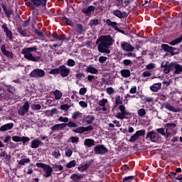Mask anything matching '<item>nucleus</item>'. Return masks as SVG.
<instances>
[{"mask_svg":"<svg viewBox=\"0 0 182 182\" xmlns=\"http://www.w3.org/2000/svg\"><path fill=\"white\" fill-rule=\"evenodd\" d=\"M1 50L3 55H4V56H6L7 58H14V53L6 50V46H5V45L1 46Z\"/></svg>","mask_w":182,"mask_h":182,"instance_id":"obj_17","label":"nucleus"},{"mask_svg":"<svg viewBox=\"0 0 182 182\" xmlns=\"http://www.w3.org/2000/svg\"><path fill=\"white\" fill-rule=\"evenodd\" d=\"M39 6H46V0H31V7L33 9Z\"/></svg>","mask_w":182,"mask_h":182,"instance_id":"obj_12","label":"nucleus"},{"mask_svg":"<svg viewBox=\"0 0 182 182\" xmlns=\"http://www.w3.org/2000/svg\"><path fill=\"white\" fill-rule=\"evenodd\" d=\"M71 143H79V137L77 136H71L70 138Z\"/></svg>","mask_w":182,"mask_h":182,"instance_id":"obj_58","label":"nucleus"},{"mask_svg":"<svg viewBox=\"0 0 182 182\" xmlns=\"http://www.w3.org/2000/svg\"><path fill=\"white\" fill-rule=\"evenodd\" d=\"M76 28H77V32H78V33H82L83 31V26H82V24L80 23L77 24Z\"/></svg>","mask_w":182,"mask_h":182,"instance_id":"obj_51","label":"nucleus"},{"mask_svg":"<svg viewBox=\"0 0 182 182\" xmlns=\"http://www.w3.org/2000/svg\"><path fill=\"white\" fill-rule=\"evenodd\" d=\"M81 114H82L79 112V111L75 112L72 115V119H73L74 120H77V119H79V117H80Z\"/></svg>","mask_w":182,"mask_h":182,"instance_id":"obj_42","label":"nucleus"},{"mask_svg":"<svg viewBox=\"0 0 182 182\" xmlns=\"http://www.w3.org/2000/svg\"><path fill=\"white\" fill-rule=\"evenodd\" d=\"M49 75H59V68L55 69H52L49 71Z\"/></svg>","mask_w":182,"mask_h":182,"instance_id":"obj_47","label":"nucleus"},{"mask_svg":"<svg viewBox=\"0 0 182 182\" xmlns=\"http://www.w3.org/2000/svg\"><path fill=\"white\" fill-rule=\"evenodd\" d=\"M60 109H61V110H69V109H70V107L69 106V105L65 104L60 105Z\"/></svg>","mask_w":182,"mask_h":182,"instance_id":"obj_54","label":"nucleus"},{"mask_svg":"<svg viewBox=\"0 0 182 182\" xmlns=\"http://www.w3.org/2000/svg\"><path fill=\"white\" fill-rule=\"evenodd\" d=\"M130 70H127V69H124L121 70V76H122V77H130Z\"/></svg>","mask_w":182,"mask_h":182,"instance_id":"obj_30","label":"nucleus"},{"mask_svg":"<svg viewBox=\"0 0 182 182\" xmlns=\"http://www.w3.org/2000/svg\"><path fill=\"white\" fill-rule=\"evenodd\" d=\"M157 133H159V134H161V136H165V137H167V132H166V130L164 128H159L156 129Z\"/></svg>","mask_w":182,"mask_h":182,"instance_id":"obj_39","label":"nucleus"},{"mask_svg":"<svg viewBox=\"0 0 182 182\" xmlns=\"http://www.w3.org/2000/svg\"><path fill=\"white\" fill-rule=\"evenodd\" d=\"M99 23H100V21H99V19H94V20H91L89 23V26L91 28H95V26H97V25H99Z\"/></svg>","mask_w":182,"mask_h":182,"instance_id":"obj_35","label":"nucleus"},{"mask_svg":"<svg viewBox=\"0 0 182 182\" xmlns=\"http://www.w3.org/2000/svg\"><path fill=\"white\" fill-rule=\"evenodd\" d=\"M94 151L95 154H100L102 156L103 154H106V153L108 151V149L106 148V146H105V145H100L94 148Z\"/></svg>","mask_w":182,"mask_h":182,"instance_id":"obj_10","label":"nucleus"},{"mask_svg":"<svg viewBox=\"0 0 182 182\" xmlns=\"http://www.w3.org/2000/svg\"><path fill=\"white\" fill-rule=\"evenodd\" d=\"M118 108L121 112L117 113L115 117L119 119V120L126 119V117L129 114V112L126 110V107H124V105H119Z\"/></svg>","mask_w":182,"mask_h":182,"instance_id":"obj_5","label":"nucleus"},{"mask_svg":"<svg viewBox=\"0 0 182 182\" xmlns=\"http://www.w3.org/2000/svg\"><path fill=\"white\" fill-rule=\"evenodd\" d=\"M146 139L150 140L153 143H157L160 140V135L152 130L146 134Z\"/></svg>","mask_w":182,"mask_h":182,"instance_id":"obj_4","label":"nucleus"},{"mask_svg":"<svg viewBox=\"0 0 182 182\" xmlns=\"http://www.w3.org/2000/svg\"><path fill=\"white\" fill-rule=\"evenodd\" d=\"M72 154H73V151L70 148L65 149V156L67 157H70Z\"/></svg>","mask_w":182,"mask_h":182,"instance_id":"obj_46","label":"nucleus"},{"mask_svg":"<svg viewBox=\"0 0 182 182\" xmlns=\"http://www.w3.org/2000/svg\"><path fill=\"white\" fill-rule=\"evenodd\" d=\"M144 134H146V130L144 129L136 131V133L129 138L130 143H134V141H136V140H137L140 136H144Z\"/></svg>","mask_w":182,"mask_h":182,"instance_id":"obj_8","label":"nucleus"},{"mask_svg":"<svg viewBox=\"0 0 182 182\" xmlns=\"http://www.w3.org/2000/svg\"><path fill=\"white\" fill-rule=\"evenodd\" d=\"M166 127V138L171 134V132L170 130H173L174 127H176V124L174 123H168L165 125Z\"/></svg>","mask_w":182,"mask_h":182,"instance_id":"obj_16","label":"nucleus"},{"mask_svg":"<svg viewBox=\"0 0 182 182\" xmlns=\"http://www.w3.org/2000/svg\"><path fill=\"white\" fill-rule=\"evenodd\" d=\"M41 105L39 104H33L31 105V109L33 110H41Z\"/></svg>","mask_w":182,"mask_h":182,"instance_id":"obj_49","label":"nucleus"},{"mask_svg":"<svg viewBox=\"0 0 182 182\" xmlns=\"http://www.w3.org/2000/svg\"><path fill=\"white\" fill-rule=\"evenodd\" d=\"M42 144V141L39 139H34L31 141V149H38Z\"/></svg>","mask_w":182,"mask_h":182,"instance_id":"obj_26","label":"nucleus"},{"mask_svg":"<svg viewBox=\"0 0 182 182\" xmlns=\"http://www.w3.org/2000/svg\"><path fill=\"white\" fill-rule=\"evenodd\" d=\"M99 42H100V43H99ZM97 43H99L98 51L100 53L109 55L110 53L109 46H112L113 43H114V41L110 36H102L97 40Z\"/></svg>","mask_w":182,"mask_h":182,"instance_id":"obj_1","label":"nucleus"},{"mask_svg":"<svg viewBox=\"0 0 182 182\" xmlns=\"http://www.w3.org/2000/svg\"><path fill=\"white\" fill-rule=\"evenodd\" d=\"M31 139H29V137L27 136H21V141H22L23 146H25L26 143L28 141H30Z\"/></svg>","mask_w":182,"mask_h":182,"instance_id":"obj_52","label":"nucleus"},{"mask_svg":"<svg viewBox=\"0 0 182 182\" xmlns=\"http://www.w3.org/2000/svg\"><path fill=\"white\" fill-rule=\"evenodd\" d=\"M1 28L3 29L4 32L6 33V38H8L9 41H12V39H14V35L12 34V31H11V30H9L8 26H6V23H4L1 26Z\"/></svg>","mask_w":182,"mask_h":182,"instance_id":"obj_13","label":"nucleus"},{"mask_svg":"<svg viewBox=\"0 0 182 182\" xmlns=\"http://www.w3.org/2000/svg\"><path fill=\"white\" fill-rule=\"evenodd\" d=\"M182 73V65L173 63V74L180 75Z\"/></svg>","mask_w":182,"mask_h":182,"instance_id":"obj_15","label":"nucleus"},{"mask_svg":"<svg viewBox=\"0 0 182 182\" xmlns=\"http://www.w3.org/2000/svg\"><path fill=\"white\" fill-rule=\"evenodd\" d=\"M123 63L125 66H130V65L133 64V61L129 59H125L123 60Z\"/></svg>","mask_w":182,"mask_h":182,"instance_id":"obj_50","label":"nucleus"},{"mask_svg":"<svg viewBox=\"0 0 182 182\" xmlns=\"http://www.w3.org/2000/svg\"><path fill=\"white\" fill-rule=\"evenodd\" d=\"M121 49L124 52H133L134 47L128 42L122 41L121 42Z\"/></svg>","mask_w":182,"mask_h":182,"instance_id":"obj_9","label":"nucleus"},{"mask_svg":"<svg viewBox=\"0 0 182 182\" xmlns=\"http://www.w3.org/2000/svg\"><path fill=\"white\" fill-rule=\"evenodd\" d=\"M182 42V37L178 38L173 41H172L170 43V45H171L172 46H175V45H177V43H181Z\"/></svg>","mask_w":182,"mask_h":182,"instance_id":"obj_38","label":"nucleus"},{"mask_svg":"<svg viewBox=\"0 0 182 182\" xmlns=\"http://www.w3.org/2000/svg\"><path fill=\"white\" fill-rule=\"evenodd\" d=\"M67 65L70 66V68H73L75 65H76V63L75 62V60L73 59H68L67 61Z\"/></svg>","mask_w":182,"mask_h":182,"instance_id":"obj_43","label":"nucleus"},{"mask_svg":"<svg viewBox=\"0 0 182 182\" xmlns=\"http://www.w3.org/2000/svg\"><path fill=\"white\" fill-rule=\"evenodd\" d=\"M0 157L4 159L5 160H11V155L6 154V151H1L0 152Z\"/></svg>","mask_w":182,"mask_h":182,"instance_id":"obj_33","label":"nucleus"},{"mask_svg":"<svg viewBox=\"0 0 182 182\" xmlns=\"http://www.w3.org/2000/svg\"><path fill=\"white\" fill-rule=\"evenodd\" d=\"M71 180H73V181H79L81 178H83V175L82 174H79V173H74L71 175L70 176Z\"/></svg>","mask_w":182,"mask_h":182,"instance_id":"obj_28","label":"nucleus"},{"mask_svg":"<svg viewBox=\"0 0 182 182\" xmlns=\"http://www.w3.org/2000/svg\"><path fill=\"white\" fill-rule=\"evenodd\" d=\"M162 49H164V50H165L166 52H169L171 53L173 52V47L167 45V44H163L161 46Z\"/></svg>","mask_w":182,"mask_h":182,"instance_id":"obj_36","label":"nucleus"},{"mask_svg":"<svg viewBox=\"0 0 182 182\" xmlns=\"http://www.w3.org/2000/svg\"><path fill=\"white\" fill-rule=\"evenodd\" d=\"M144 101L146 102V103H151L152 102H154V99L151 97H144Z\"/></svg>","mask_w":182,"mask_h":182,"instance_id":"obj_53","label":"nucleus"},{"mask_svg":"<svg viewBox=\"0 0 182 182\" xmlns=\"http://www.w3.org/2000/svg\"><path fill=\"white\" fill-rule=\"evenodd\" d=\"M138 114H139V116H140L141 117H142V116H144V114H146V109H144V108H141V109L138 111Z\"/></svg>","mask_w":182,"mask_h":182,"instance_id":"obj_55","label":"nucleus"},{"mask_svg":"<svg viewBox=\"0 0 182 182\" xmlns=\"http://www.w3.org/2000/svg\"><path fill=\"white\" fill-rule=\"evenodd\" d=\"M87 124H92L95 122V117L92 115H88L85 118Z\"/></svg>","mask_w":182,"mask_h":182,"instance_id":"obj_34","label":"nucleus"},{"mask_svg":"<svg viewBox=\"0 0 182 182\" xmlns=\"http://www.w3.org/2000/svg\"><path fill=\"white\" fill-rule=\"evenodd\" d=\"M106 92L108 95H113V93H114V90L113 87H107Z\"/></svg>","mask_w":182,"mask_h":182,"instance_id":"obj_63","label":"nucleus"},{"mask_svg":"<svg viewBox=\"0 0 182 182\" xmlns=\"http://www.w3.org/2000/svg\"><path fill=\"white\" fill-rule=\"evenodd\" d=\"M46 75V73H45V70L40 69V68H37V69L33 70L30 73L29 76H30V77H34L36 79H41L42 77H45Z\"/></svg>","mask_w":182,"mask_h":182,"instance_id":"obj_3","label":"nucleus"},{"mask_svg":"<svg viewBox=\"0 0 182 182\" xmlns=\"http://www.w3.org/2000/svg\"><path fill=\"white\" fill-rule=\"evenodd\" d=\"M146 69L148 70H151V69H156V64L150 63L146 65Z\"/></svg>","mask_w":182,"mask_h":182,"instance_id":"obj_48","label":"nucleus"},{"mask_svg":"<svg viewBox=\"0 0 182 182\" xmlns=\"http://www.w3.org/2000/svg\"><path fill=\"white\" fill-rule=\"evenodd\" d=\"M107 99L103 98L102 100L99 101L98 105L99 106H101L102 107L103 112H106L107 110V108L105 107L106 103H107Z\"/></svg>","mask_w":182,"mask_h":182,"instance_id":"obj_27","label":"nucleus"},{"mask_svg":"<svg viewBox=\"0 0 182 182\" xmlns=\"http://www.w3.org/2000/svg\"><path fill=\"white\" fill-rule=\"evenodd\" d=\"M75 166H76V161L73 160L71 161H70L66 166L65 167L67 168H72V167H75Z\"/></svg>","mask_w":182,"mask_h":182,"instance_id":"obj_41","label":"nucleus"},{"mask_svg":"<svg viewBox=\"0 0 182 182\" xmlns=\"http://www.w3.org/2000/svg\"><path fill=\"white\" fill-rule=\"evenodd\" d=\"M115 103L116 105H122V103H123V100H122V98L120 97V95H118L115 97Z\"/></svg>","mask_w":182,"mask_h":182,"instance_id":"obj_45","label":"nucleus"},{"mask_svg":"<svg viewBox=\"0 0 182 182\" xmlns=\"http://www.w3.org/2000/svg\"><path fill=\"white\" fill-rule=\"evenodd\" d=\"M29 107L31 105H29V102H26L23 103V106H21L18 110V113L20 116H25L26 113L29 111Z\"/></svg>","mask_w":182,"mask_h":182,"instance_id":"obj_7","label":"nucleus"},{"mask_svg":"<svg viewBox=\"0 0 182 182\" xmlns=\"http://www.w3.org/2000/svg\"><path fill=\"white\" fill-rule=\"evenodd\" d=\"M58 122H63V123H68V122H69V118L60 117L58 118Z\"/></svg>","mask_w":182,"mask_h":182,"instance_id":"obj_59","label":"nucleus"},{"mask_svg":"<svg viewBox=\"0 0 182 182\" xmlns=\"http://www.w3.org/2000/svg\"><path fill=\"white\" fill-rule=\"evenodd\" d=\"M38 47L35 46L33 47L23 48L21 53L23 55L25 59H27V60H31V62H39V60H41V57L35 56V55H33V53H36Z\"/></svg>","mask_w":182,"mask_h":182,"instance_id":"obj_2","label":"nucleus"},{"mask_svg":"<svg viewBox=\"0 0 182 182\" xmlns=\"http://www.w3.org/2000/svg\"><path fill=\"white\" fill-rule=\"evenodd\" d=\"M7 90L9 93H11V95H15V88L11 85H8Z\"/></svg>","mask_w":182,"mask_h":182,"instance_id":"obj_44","label":"nucleus"},{"mask_svg":"<svg viewBox=\"0 0 182 182\" xmlns=\"http://www.w3.org/2000/svg\"><path fill=\"white\" fill-rule=\"evenodd\" d=\"M84 144L85 146H87V147H92V146H95L96 144V142L92 139H86L84 141Z\"/></svg>","mask_w":182,"mask_h":182,"instance_id":"obj_25","label":"nucleus"},{"mask_svg":"<svg viewBox=\"0 0 182 182\" xmlns=\"http://www.w3.org/2000/svg\"><path fill=\"white\" fill-rule=\"evenodd\" d=\"M66 126V124H57L51 127L52 132H59V130H63Z\"/></svg>","mask_w":182,"mask_h":182,"instance_id":"obj_18","label":"nucleus"},{"mask_svg":"<svg viewBox=\"0 0 182 182\" xmlns=\"http://www.w3.org/2000/svg\"><path fill=\"white\" fill-rule=\"evenodd\" d=\"M53 36L56 38V41H60L58 43L59 46H62V43H63V41H65V36H58L57 34H53Z\"/></svg>","mask_w":182,"mask_h":182,"instance_id":"obj_32","label":"nucleus"},{"mask_svg":"<svg viewBox=\"0 0 182 182\" xmlns=\"http://www.w3.org/2000/svg\"><path fill=\"white\" fill-rule=\"evenodd\" d=\"M1 8L5 14L6 15L7 18H11V16L12 15V13L14 12V10L11 9H6V6L5 5L1 6Z\"/></svg>","mask_w":182,"mask_h":182,"instance_id":"obj_22","label":"nucleus"},{"mask_svg":"<svg viewBox=\"0 0 182 182\" xmlns=\"http://www.w3.org/2000/svg\"><path fill=\"white\" fill-rule=\"evenodd\" d=\"M112 14L119 18H124V16H126V12H122L119 10H114Z\"/></svg>","mask_w":182,"mask_h":182,"instance_id":"obj_23","label":"nucleus"},{"mask_svg":"<svg viewBox=\"0 0 182 182\" xmlns=\"http://www.w3.org/2000/svg\"><path fill=\"white\" fill-rule=\"evenodd\" d=\"M86 92H87V89L86 87H82L80 89L79 94L83 96L86 94Z\"/></svg>","mask_w":182,"mask_h":182,"instance_id":"obj_57","label":"nucleus"},{"mask_svg":"<svg viewBox=\"0 0 182 182\" xmlns=\"http://www.w3.org/2000/svg\"><path fill=\"white\" fill-rule=\"evenodd\" d=\"M43 171L46 173L45 177H50V176H52V173H53V169L49 165H46L43 168Z\"/></svg>","mask_w":182,"mask_h":182,"instance_id":"obj_21","label":"nucleus"},{"mask_svg":"<svg viewBox=\"0 0 182 182\" xmlns=\"http://www.w3.org/2000/svg\"><path fill=\"white\" fill-rule=\"evenodd\" d=\"M151 92H159L160 89H161V82H158L154 84L152 86L150 87Z\"/></svg>","mask_w":182,"mask_h":182,"instance_id":"obj_24","label":"nucleus"},{"mask_svg":"<svg viewBox=\"0 0 182 182\" xmlns=\"http://www.w3.org/2000/svg\"><path fill=\"white\" fill-rule=\"evenodd\" d=\"M21 139H22V136H12L13 141H16V143L21 141Z\"/></svg>","mask_w":182,"mask_h":182,"instance_id":"obj_56","label":"nucleus"},{"mask_svg":"<svg viewBox=\"0 0 182 182\" xmlns=\"http://www.w3.org/2000/svg\"><path fill=\"white\" fill-rule=\"evenodd\" d=\"M96 9V7L94 6H89L88 7H85L82 9V12L87 15V16H90L92 15V12Z\"/></svg>","mask_w":182,"mask_h":182,"instance_id":"obj_14","label":"nucleus"},{"mask_svg":"<svg viewBox=\"0 0 182 182\" xmlns=\"http://www.w3.org/2000/svg\"><path fill=\"white\" fill-rule=\"evenodd\" d=\"M14 128V123L10 122L8 124H6L4 125H2L0 127V132H6L8 130H11Z\"/></svg>","mask_w":182,"mask_h":182,"instance_id":"obj_19","label":"nucleus"},{"mask_svg":"<svg viewBox=\"0 0 182 182\" xmlns=\"http://www.w3.org/2000/svg\"><path fill=\"white\" fill-rule=\"evenodd\" d=\"M70 73V70L65 65L59 66V75L62 77H66Z\"/></svg>","mask_w":182,"mask_h":182,"instance_id":"obj_11","label":"nucleus"},{"mask_svg":"<svg viewBox=\"0 0 182 182\" xmlns=\"http://www.w3.org/2000/svg\"><path fill=\"white\" fill-rule=\"evenodd\" d=\"M73 132L75 133H79L80 134H82V133H85V127H78L76 129H74Z\"/></svg>","mask_w":182,"mask_h":182,"instance_id":"obj_40","label":"nucleus"},{"mask_svg":"<svg viewBox=\"0 0 182 182\" xmlns=\"http://www.w3.org/2000/svg\"><path fill=\"white\" fill-rule=\"evenodd\" d=\"M53 156L55 159H59V157H60V152H59V151H54L53 152Z\"/></svg>","mask_w":182,"mask_h":182,"instance_id":"obj_61","label":"nucleus"},{"mask_svg":"<svg viewBox=\"0 0 182 182\" xmlns=\"http://www.w3.org/2000/svg\"><path fill=\"white\" fill-rule=\"evenodd\" d=\"M164 107L165 109H167V110H169V112H173V113H177V112H180V109H178V108H176L170 104H165L164 105Z\"/></svg>","mask_w":182,"mask_h":182,"instance_id":"obj_20","label":"nucleus"},{"mask_svg":"<svg viewBox=\"0 0 182 182\" xmlns=\"http://www.w3.org/2000/svg\"><path fill=\"white\" fill-rule=\"evenodd\" d=\"M53 95L55 96V100H60V99H62L63 94L62 92H60L59 90H55L53 92Z\"/></svg>","mask_w":182,"mask_h":182,"instance_id":"obj_31","label":"nucleus"},{"mask_svg":"<svg viewBox=\"0 0 182 182\" xmlns=\"http://www.w3.org/2000/svg\"><path fill=\"white\" fill-rule=\"evenodd\" d=\"M98 60H99L100 63H105V62H106V60H107V57L100 56Z\"/></svg>","mask_w":182,"mask_h":182,"instance_id":"obj_62","label":"nucleus"},{"mask_svg":"<svg viewBox=\"0 0 182 182\" xmlns=\"http://www.w3.org/2000/svg\"><path fill=\"white\" fill-rule=\"evenodd\" d=\"M86 72H88V73H91L92 75H96V73H97V69L95 68V67L92 65H90L87 67Z\"/></svg>","mask_w":182,"mask_h":182,"instance_id":"obj_29","label":"nucleus"},{"mask_svg":"<svg viewBox=\"0 0 182 182\" xmlns=\"http://www.w3.org/2000/svg\"><path fill=\"white\" fill-rule=\"evenodd\" d=\"M28 163H31V159L29 158L22 159L18 161L20 166H25V164H28Z\"/></svg>","mask_w":182,"mask_h":182,"instance_id":"obj_37","label":"nucleus"},{"mask_svg":"<svg viewBox=\"0 0 182 182\" xmlns=\"http://www.w3.org/2000/svg\"><path fill=\"white\" fill-rule=\"evenodd\" d=\"M66 126H68V127H77V124L73 122H69L66 124Z\"/></svg>","mask_w":182,"mask_h":182,"instance_id":"obj_60","label":"nucleus"},{"mask_svg":"<svg viewBox=\"0 0 182 182\" xmlns=\"http://www.w3.org/2000/svg\"><path fill=\"white\" fill-rule=\"evenodd\" d=\"M161 66L164 68V73H166V75L170 73V72H174V63L168 64L167 62H163Z\"/></svg>","mask_w":182,"mask_h":182,"instance_id":"obj_6","label":"nucleus"},{"mask_svg":"<svg viewBox=\"0 0 182 182\" xmlns=\"http://www.w3.org/2000/svg\"><path fill=\"white\" fill-rule=\"evenodd\" d=\"M86 79H87L88 82H93V80H96V77H95V75H87Z\"/></svg>","mask_w":182,"mask_h":182,"instance_id":"obj_64","label":"nucleus"}]
</instances>
